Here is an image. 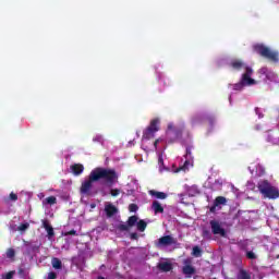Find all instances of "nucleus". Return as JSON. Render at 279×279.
<instances>
[{
    "label": "nucleus",
    "mask_w": 279,
    "mask_h": 279,
    "mask_svg": "<svg viewBox=\"0 0 279 279\" xmlns=\"http://www.w3.org/2000/svg\"><path fill=\"white\" fill-rule=\"evenodd\" d=\"M260 77H264L265 82H278V74L269 70V68L264 66L258 70Z\"/></svg>",
    "instance_id": "obj_9"
},
{
    "label": "nucleus",
    "mask_w": 279,
    "mask_h": 279,
    "mask_svg": "<svg viewBox=\"0 0 279 279\" xmlns=\"http://www.w3.org/2000/svg\"><path fill=\"white\" fill-rule=\"evenodd\" d=\"M92 178L94 180H105L108 186L119 182V173L111 169L95 168L92 170Z\"/></svg>",
    "instance_id": "obj_3"
},
{
    "label": "nucleus",
    "mask_w": 279,
    "mask_h": 279,
    "mask_svg": "<svg viewBox=\"0 0 279 279\" xmlns=\"http://www.w3.org/2000/svg\"><path fill=\"white\" fill-rule=\"evenodd\" d=\"M131 239L136 241V239H138V233H131Z\"/></svg>",
    "instance_id": "obj_41"
},
{
    "label": "nucleus",
    "mask_w": 279,
    "mask_h": 279,
    "mask_svg": "<svg viewBox=\"0 0 279 279\" xmlns=\"http://www.w3.org/2000/svg\"><path fill=\"white\" fill-rule=\"evenodd\" d=\"M47 204H49L50 206H53V204H57L58 198H56V196H49L46 198Z\"/></svg>",
    "instance_id": "obj_29"
},
{
    "label": "nucleus",
    "mask_w": 279,
    "mask_h": 279,
    "mask_svg": "<svg viewBox=\"0 0 279 279\" xmlns=\"http://www.w3.org/2000/svg\"><path fill=\"white\" fill-rule=\"evenodd\" d=\"M187 193L191 197H195V195H199V189L197 186H191L189 190H187Z\"/></svg>",
    "instance_id": "obj_24"
},
{
    "label": "nucleus",
    "mask_w": 279,
    "mask_h": 279,
    "mask_svg": "<svg viewBox=\"0 0 279 279\" xmlns=\"http://www.w3.org/2000/svg\"><path fill=\"white\" fill-rule=\"evenodd\" d=\"M14 274H16V271L15 270H11L7 275H4L2 278L3 279H12V278H14Z\"/></svg>",
    "instance_id": "obj_34"
},
{
    "label": "nucleus",
    "mask_w": 279,
    "mask_h": 279,
    "mask_svg": "<svg viewBox=\"0 0 279 279\" xmlns=\"http://www.w3.org/2000/svg\"><path fill=\"white\" fill-rule=\"evenodd\" d=\"M71 171H72L73 175H82L84 173V165L74 163L71 167Z\"/></svg>",
    "instance_id": "obj_16"
},
{
    "label": "nucleus",
    "mask_w": 279,
    "mask_h": 279,
    "mask_svg": "<svg viewBox=\"0 0 279 279\" xmlns=\"http://www.w3.org/2000/svg\"><path fill=\"white\" fill-rule=\"evenodd\" d=\"M24 271H25V270H23V268H21V269L19 270V274H24Z\"/></svg>",
    "instance_id": "obj_43"
},
{
    "label": "nucleus",
    "mask_w": 279,
    "mask_h": 279,
    "mask_svg": "<svg viewBox=\"0 0 279 279\" xmlns=\"http://www.w3.org/2000/svg\"><path fill=\"white\" fill-rule=\"evenodd\" d=\"M230 66L232 71H243L240 82L229 85V88H232V90H243L245 86H254L258 84V82L252 77L254 75V70L243 61L233 60L231 61Z\"/></svg>",
    "instance_id": "obj_2"
},
{
    "label": "nucleus",
    "mask_w": 279,
    "mask_h": 279,
    "mask_svg": "<svg viewBox=\"0 0 279 279\" xmlns=\"http://www.w3.org/2000/svg\"><path fill=\"white\" fill-rule=\"evenodd\" d=\"M172 243H173V238L167 235V236L159 239L157 245H158V247H167V245H172Z\"/></svg>",
    "instance_id": "obj_15"
},
{
    "label": "nucleus",
    "mask_w": 279,
    "mask_h": 279,
    "mask_svg": "<svg viewBox=\"0 0 279 279\" xmlns=\"http://www.w3.org/2000/svg\"><path fill=\"white\" fill-rule=\"evenodd\" d=\"M226 197L218 196L216 197L214 205L210 207V213H217V210H221V206H226Z\"/></svg>",
    "instance_id": "obj_12"
},
{
    "label": "nucleus",
    "mask_w": 279,
    "mask_h": 279,
    "mask_svg": "<svg viewBox=\"0 0 279 279\" xmlns=\"http://www.w3.org/2000/svg\"><path fill=\"white\" fill-rule=\"evenodd\" d=\"M130 225L128 223V225H125L124 222H121V221H117L116 223H114V230H116V232H125V231H128V230H130Z\"/></svg>",
    "instance_id": "obj_17"
},
{
    "label": "nucleus",
    "mask_w": 279,
    "mask_h": 279,
    "mask_svg": "<svg viewBox=\"0 0 279 279\" xmlns=\"http://www.w3.org/2000/svg\"><path fill=\"white\" fill-rule=\"evenodd\" d=\"M43 226H44L49 239H51L52 236H56V232H53V227H51V225H49V221L44 220Z\"/></svg>",
    "instance_id": "obj_19"
},
{
    "label": "nucleus",
    "mask_w": 279,
    "mask_h": 279,
    "mask_svg": "<svg viewBox=\"0 0 279 279\" xmlns=\"http://www.w3.org/2000/svg\"><path fill=\"white\" fill-rule=\"evenodd\" d=\"M192 254H193V256H195L196 258H199V256H202V250H201L198 246H194Z\"/></svg>",
    "instance_id": "obj_28"
},
{
    "label": "nucleus",
    "mask_w": 279,
    "mask_h": 279,
    "mask_svg": "<svg viewBox=\"0 0 279 279\" xmlns=\"http://www.w3.org/2000/svg\"><path fill=\"white\" fill-rule=\"evenodd\" d=\"M166 135L167 138H169V136H178V131L175 130V124H173V122L168 123Z\"/></svg>",
    "instance_id": "obj_20"
},
{
    "label": "nucleus",
    "mask_w": 279,
    "mask_h": 279,
    "mask_svg": "<svg viewBox=\"0 0 279 279\" xmlns=\"http://www.w3.org/2000/svg\"><path fill=\"white\" fill-rule=\"evenodd\" d=\"M256 114L258 116L259 119H263V111L259 108L255 109Z\"/></svg>",
    "instance_id": "obj_40"
},
{
    "label": "nucleus",
    "mask_w": 279,
    "mask_h": 279,
    "mask_svg": "<svg viewBox=\"0 0 279 279\" xmlns=\"http://www.w3.org/2000/svg\"><path fill=\"white\" fill-rule=\"evenodd\" d=\"M151 210L155 213V215L165 213V207H162V204L160 202L155 201L151 205Z\"/></svg>",
    "instance_id": "obj_18"
},
{
    "label": "nucleus",
    "mask_w": 279,
    "mask_h": 279,
    "mask_svg": "<svg viewBox=\"0 0 279 279\" xmlns=\"http://www.w3.org/2000/svg\"><path fill=\"white\" fill-rule=\"evenodd\" d=\"M128 223L131 228L136 226L140 232H145V229L147 228V221L138 220L136 216H131L128 220Z\"/></svg>",
    "instance_id": "obj_11"
},
{
    "label": "nucleus",
    "mask_w": 279,
    "mask_h": 279,
    "mask_svg": "<svg viewBox=\"0 0 279 279\" xmlns=\"http://www.w3.org/2000/svg\"><path fill=\"white\" fill-rule=\"evenodd\" d=\"M129 210L130 213H136V210H138V206L136 204H131L129 206Z\"/></svg>",
    "instance_id": "obj_35"
},
{
    "label": "nucleus",
    "mask_w": 279,
    "mask_h": 279,
    "mask_svg": "<svg viewBox=\"0 0 279 279\" xmlns=\"http://www.w3.org/2000/svg\"><path fill=\"white\" fill-rule=\"evenodd\" d=\"M257 189L265 199L279 198V189L276 185H271L267 180L259 181Z\"/></svg>",
    "instance_id": "obj_4"
},
{
    "label": "nucleus",
    "mask_w": 279,
    "mask_h": 279,
    "mask_svg": "<svg viewBox=\"0 0 279 279\" xmlns=\"http://www.w3.org/2000/svg\"><path fill=\"white\" fill-rule=\"evenodd\" d=\"M159 269L161 271H171V269H173V265L171 264V262L169 259H167L159 264Z\"/></svg>",
    "instance_id": "obj_21"
},
{
    "label": "nucleus",
    "mask_w": 279,
    "mask_h": 279,
    "mask_svg": "<svg viewBox=\"0 0 279 279\" xmlns=\"http://www.w3.org/2000/svg\"><path fill=\"white\" fill-rule=\"evenodd\" d=\"M56 278H58V274H56L54 271H50L48 274V279H56Z\"/></svg>",
    "instance_id": "obj_37"
},
{
    "label": "nucleus",
    "mask_w": 279,
    "mask_h": 279,
    "mask_svg": "<svg viewBox=\"0 0 279 279\" xmlns=\"http://www.w3.org/2000/svg\"><path fill=\"white\" fill-rule=\"evenodd\" d=\"M93 143H98L102 147H106V137L102 134H96L93 136Z\"/></svg>",
    "instance_id": "obj_22"
},
{
    "label": "nucleus",
    "mask_w": 279,
    "mask_h": 279,
    "mask_svg": "<svg viewBox=\"0 0 279 279\" xmlns=\"http://www.w3.org/2000/svg\"><path fill=\"white\" fill-rule=\"evenodd\" d=\"M254 52L258 53L263 58L270 60L271 62H279V52L276 50H271V48L265 46L264 44H255L253 46Z\"/></svg>",
    "instance_id": "obj_5"
},
{
    "label": "nucleus",
    "mask_w": 279,
    "mask_h": 279,
    "mask_svg": "<svg viewBox=\"0 0 279 279\" xmlns=\"http://www.w3.org/2000/svg\"><path fill=\"white\" fill-rule=\"evenodd\" d=\"M193 167V156L191 155V148L186 147V154L184 156L183 165H180L179 168L172 166V173H180V171H189Z\"/></svg>",
    "instance_id": "obj_6"
},
{
    "label": "nucleus",
    "mask_w": 279,
    "mask_h": 279,
    "mask_svg": "<svg viewBox=\"0 0 279 279\" xmlns=\"http://www.w3.org/2000/svg\"><path fill=\"white\" fill-rule=\"evenodd\" d=\"M210 226L214 234H220V236H226V230L221 228V223H219V221L211 220Z\"/></svg>",
    "instance_id": "obj_13"
},
{
    "label": "nucleus",
    "mask_w": 279,
    "mask_h": 279,
    "mask_svg": "<svg viewBox=\"0 0 279 279\" xmlns=\"http://www.w3.org/2000/svg\"><path fill=\"white\" fill-rule=\"evenodd\" d=\"M246 256H247V258H251V259L256 258V255H255L254 252H252V251H248V252L246 253Z\"/></svg>",
    "instance_id": "obj_38"
},
{
    "label": "nucleus",
    "mask_w": 279,
    "mask_h": 279,
    "mask_svg": "<svg viewBox=\"0 0 279 279\" xmlns=\"http://www.w3.org/2000/svg\"><path fill=\"white\" fill-rule=\"evenodd\" d=\"M182 274L185 276V278H193V276L197 274V270L194 268L193 260L191 258L183 260Z\"/></svg>",
    "instance_id": "obj_8"
},
{
    "label": "nucleus",
    "mask_w": 279,
    "mask_h": 279,
    "mask_svg": "<svg viewBox=\"0 0 279 279\" xmlns=\"http://www.w3.org/2000/svg\"><path fill=\"white\" fill-rule=\"evenodd\" d=\"M95 206H96L95 204H92V205H90V208H95Z\"/></svg>",
    "instance_id": "obj_45"
},
{
    "label": "nucleus",
    "mask_w": 279,
    "mask_h": 279,
    "mask_svg": "<svg viewBox=\"0 0 279 279\" xmlns=\"http://www.w3.org/2000/svg\"><path fill=\"white\" fill-rule=\"evenodd\" d=\"M133 184H135V189H138V186L136 185V181H133Z\"/></svg>",
    "instance_id": "obj_44"
},
{
    "label": "nucleus",
    "mask_w": 279,
    "mask_h": 279,
    "mask_svg": "<svg viewBox=\"0 0 279 279\" xmlns=\"http://www.w3.org/2000/svg\"><path fill=\"white\" fill-rule=\"evenodd\" d=\"M158 82L159 84H163V86L169 85V78L165 77V74L162 73L158 74Z\"/></svg>",
    "instance_id": "obj_26"
},
{
    "label": "nucleus",
    "mask_w": 279,
    "mask_h": 279,
    "mask_svg": "<svg viewBox=\"0 0 279 279\" xmlns=\"http://www.w3.org/2000/svg\"><path fill=\"white\" fill-rule=\"evenodd\" d=\"M238 279H250V275L245 270H241L238 275Z\"/></svg>",
    "instance_id": "obj_31"
},
{
    "label": "nucleus",
    "mask_w": 279,
    "mask_h": 279,
    "mask_svg": "<svg viewBox=\"0 0 279 279\" xmlns=\"http://www.w3.org/2000/svg\"><path fill=\"white\" fill-rule=\"evenodd\" d=\"M95 182H99V179H93V171H92L88 178L82 182V185H81L82 195H90V191H93V184H95Z\"/></svg>",
    "instance_id": "obj_7"
},
{
    "label": "nucleus",
    "mask_w": 279,
    "mask_h": 279,
    "mask_svg": "<svg viewBox=\"0 0 279 279\" xmlns=\"http://www.w3.org/2000/svg\"><path fill=\"white\" fill-rule=\"evenodd\" d=\"M71 234H75V232H74V231H71Z\"/></svg>",
    "instance_id": "obj_47"
},
{
    "label": "nucleus",
    "mask_w": 279,
    "mask_h": 279,
    "mask_svg": "<svg viewBox=\"0 0 279 279\" xmlns=\"http://www.w3.org/2000/svg\"><path fill=\"white\" fill-rule=\"evenodd\" d=\"M51 263L53 269H62V262L58 257H53Z\"/></svg>",
    "instance_id": "obj_25"
},
{
    "label": "nucleus",
    "mask_w": 279,
    "mask_h": 279,
    "mask_svg": "<svg viewBox=\"0 0 279 279\" xmlns=\"http://www.w3.org/2000/svg\"><path fill=\"white\" fill-rule=\"evenodd\" d=\"M121 190H119V189H112L111 191H110V194H111V196L112 197H119V195H121Z\"/></svg>",
    "instance_id": "obj_33"
},
{
    "label": "nucleus",
    "mask_w": 279,
    "mask_h": 279,
    "mask_svg": "<svg viewBox=\"0 0 279 279\" xmlns=\"http://www.w3.org/2000/svg\"><path fill=\"white\" fill-rule=\"evenodd\" d=\"M19 232H25L26 230H29V222L21 223L17 227Z\"/></svg>",
    "instance_id": "obj_27"
},
{
    "label": "nucleus",
    "mask_w": 279,
    "mask_h": 279,
    "mask_svg": "<svg viewBox=\"0 0 279 279\" xmlns=\"http://www.w3.org/2000/svg\"><path fill=\"white\" fill-rule=\"evenodd\" d=\"M14 256H16V251H14V248H8L7 258H14Z\"/></svg>",
    "instance_id": "obj_30"
},
{
    "label": "nucleus",
    "mask_w": 279,
    "mask_h": 279,
    "mask_svg": "<svg viewBox=\"0 0 279 279\" xmlns=\"http://www.w3.org/2000/svg\"><path fill=\"white\" fill-rule=\"evenodd\" d=\"M149 195H151V197H156V199H167V193L165 192H157V191L150 190Z\"/></svg>",
    "instance_id": "obj_23"
},
{
    "label": "nucleus",
    "mask_w": 279,
    "mask_h": 279,
    "mask_svg": "<svg viewBox=\"0 0 279 279\" xmlns=\"http://www.w3.org/2000/svg\"><path fill=\"white\" fill-rule=\"evenodd\" d=\"M247 189L250 191H254L255 186H254V183H252V181H248L247 184H246Z\"/></svg>",
    "instance_id": "obj_39"
},
{
    "label": "nucleus",
    "mask_w": 279,
    "mask_h": 279,
    "mask_svg": "<svg viewBox=\"0 0 279 279\" xmlns=\"http://www.w3.org/2000/svg\"><path fill=\"white\" fill-rule=\"evenodd\" d=\"M248 171L253 178H260V175L265 174V167H263L258 161H254L248 166Z\"/></svg>",
    "instance_id": "obj_10"
},
{
    "label": "nucleus",
    "mask_w": 279,
    "mask_h": 279,
    "mask_svg": "<svg viewBox=\"0 0 279 279\" xmlns=\"http://www.w3.org/2000/svg\"><path fill=\"white\" fill-rule=\"evenodd\" d=\"M199 121H202V116L201 114H196L192 118V124L193 125H197V123H199Z\"/></svg>",
    "instance_id": "obj_32"
},
{
    "label": "nucleus",
    "mask_w": 279,
    "mask_h": 279,
    "mask_svg": "<svg viewBox=\"0 0 279 279\" xmlns=\"http://www.w3.org/2000/svg\"><path fill=\"white\" fill-rule=\"evenodd\" d=\"M132 193H134V190L129 191L128 195H132Z\"/></svg>",
    "instance_id": "obj_42"
},
{
    "label": "nucleus",
    "mask_w": 279,
    "mask_h": 279,
    "mask_svg": "<svg viewBox=\"0 0 279 279\" xmlns=\"http://www.w3.org/2000/svg\"><path fill=\"white\" fill-rule=\"evenodd\" d=\"M105 213L107 214V217H114V215L119 213V209L117 208V206L112 205V203H106Z\"/></svg>",
    "instance_id": "obj_14"
},
{
    "label": "nucleus",
    "mask_w": 279,
    "mask_h": 279,
    "mask_svg": "<svg viewBox=\"0 0 279 279\" xmlns=\"http://www.w3.org/2000/svg\"><path fill=\"white\" fill-rule=\"evenodd\" d=\"M9 198L11 202H16L19 199V195L14 194V192H11Z\"/></svg>",
    "instance_id": "obj_36"
},
{
    "label": "nucleus",
    "mask_w": 279,
    "mask_h": 279,
    "mask_svg": "<svg viewBox=\"0 0 279 279\" xmlns=\"http://www.w3.org/2000/svg\"><path fill=\"white\" fill-rule=\"evenodd\" d=\"M229 101L232 102V98L231 97L229 98Z\"/></svg>",
    "instance_id": "obj_46"
},
{
    "label": "nucleus",
    "mask_w": 279,
    "mask_h": 279,
    "mask_svg": "<svg viewBox=\"0 0 279 279\" xmlns=\"http://www.w3.org/2000/svg\"><path fill=\"white\" fill-rule=\"evenodd\" d=\"M158 130H160V119L156 118L150 121L149 126L143 132L142 149H144V151H154V149H156L159 171L162 172L165 171V161L160 151L165 149V138L159 137L153 144L149 142L154 136H156V132H158Z\"/></svg>",
    "instance_id": "obj_1"
},
{
    "label": "nucleus",
    "mask_w": 279,
    "mask_h": 279,
    "mask_svg": "<svg viewBox=\"0 0 279 279\" xmlns=\"http://www.w3.org/2000/svg\"><path fill=\"white\" fill-rule=\"evenodd\" d=\"M133 142H129V145H132Z\"/></svg>",
    "instance_id": "obj_48"
}]
</instances>
